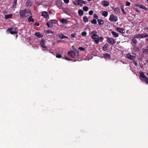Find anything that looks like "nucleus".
I'll return each instance as SVG.
<instances>
[{
	"instance_id": "nucleus-26",
	"label": "nucleus",
	"mask_w": 148,
	"mask_h": 148,
	"mask_svg": "<svg viewBox=\"0 0 148 148\" xmlns=\"http://www.w3.org/2000/svg\"><path fill=\"white\" fill-rule=\"evenodd\" d=\"M78 13L79 16H81L83 15L84 12L82 10L80 9L78 10Z\"/></svg>"
},
{
	"instance_id": "nucleus-62",
	"label": "nucleus",
	"mask_w": 148,
	"mask_h": 148,
	"mask_svg": "<svg viewBox=\"0 0 148 148\" xmlns=\"http://www.w3.org/2000/svg\"><path fill=\"white\" fill-rule=\"evenodd\" d=\"M88 1H92V0H87Z\"/></svg>"
},
{
	"instance_id": "nucleus-40",
	"label": "nucleus",
	"mask_w": 148,
	"mask_h": 148,
	"mask_svg": "<svg viewBox=\"0 0 148 148\" xmlns=\"http://www.w3.org/2000/svg\"><path fill=\"white\" fill-rule=\"evenodd\" d=\"M45 44V41L44 39H42L40 41V45H44Z\"/></svg>"
},
{
	"instance_id": "nucleus-57",
	"label": "nucleus",
	"mask_w": 148,
	"mask_h": 148,
	"mask_svg": "<svg viewBox=\"0 0 148 148\" xmlns=\"http://www.w3.org/2000/svg\"><path fill=\"white\" fill-rule=\"evenodd\" d=\"M75 0L77 1V3H78L79 2H80L82 1V0Z\"/></svg>"
},
{
	"instance_id": "nucleus-25",
	"label": "nucleus",
	"mask_w": 148,
	"mask_h": 148,
	"mask_svg": "<svg viewBox=\"0 0 148 148\" xmlns=\"http://www.w3.org/2000/svg\"><path fill=\"white\" fill-rule=\"evenodd\" d=\"M26 5L27 6L30 7L32 5V2L30 1H27L26 3Z\"/></svg>"
},
{
	"instance_id": "nucleus-60",
	"label": "nucleus",
	"mask_w": 148,
	"mask_h": 148,
	"mask_svg": "<svg viewBox=\"0 0 148 148\" xmlns=\"http://www.w3.org/2000/svg\"><path fill=\"white\" fill-rule=\"evenodd\" d=\"M16 29H17V28L15 27L14 29V30L15 31Z\"/></svg>"
},
{
	"instance_id": "nucleus-53",
	"label": "nucleus",
	"mask_w": 148,
	"mask_h": 148,
	"mask_svg": "<svg viewBox=\"0 0 148 148\" xmlns=\"http://www.w3.org/2000/svg\"><path fill=\"white\" fill-rule=\"evenodd\" d=\"M39 23H36L34 24V25L35 26H38L39 25Z\"/></svg>"
},
{
	"instance_id": "nucleus-29",
	"label": "nucleus",
	"mask_w": 148,
	"mask_h": 148,
	"mask_svg": "<svg viewBox=\"0 0 148 148\" xmlns=\"http://www.w3.org/2000/svg\"><path fill=\"white\" fill-rule=\"evenodd\" d=\"M134 37L136 38H142L143 37L141 34H138L136 35H135L134 36Z\"/></svg>"
},
{
	"instance_id": "nucleus-21",
	"label": "nucleus",
	"mask_w": 148,
	"mask_h": 148,
	"mask_svg": "<svg viewBox=\"0 0 148 148\" xmlns=\"http://www.w3.org/2000/svg\"><path fill=\"white\" fill-rule=\"evenodd\" d=\"M58 36L60 37L62 39H63L64 38H68V37L67 36H65V35L63 34H60Z\"/></svg>"
},
{
	"instance_id": "nucleus-46",
	"label": "nucleus",
	"mask_w": 148,
	"mask_h": 148,
	"mask_svg": "<svg viewBox=\"0 0 148 148\" xmlns=\"http://www.w3.org/2000/svg\"><path fill=\"white\" fill-rule=\"evenodd\" d=\"M93 17H94V18H95V19H98V16L96 14H93Z\"/></svg>"
},
{
	"instance_id": "nucleus-22",
	"label": "nucleus",
	"mask_w": 148,
	"mask_h": 148,
	"mask_svg": "<svg viewBox=\"0 0 148 148\" xmlns=\"http://www.w3.org/2000/svg\"><path fill=\"white\" fill-rule=\"evenodd\" d=\"M108 44L105 45L103 47V50L104 51H106L108 49Z\"/></svg>"
},
{
	"instance_id": "nucleus-5",
	"label": "nucleus",
	"mask_w": 148,
	"mask_h": 148,
	"mask_svg": "<svg viewBox=\"0 0 148 148\" xmlns=\"http://www.w3.org/2000/svg\"><path fill=\"white\" fill-rule=\"evenodd\" d=\"M109 20L111 22H116L118 21V18L117 16L113 14H111L110 16Z\"/></svg>"
},
{
	"instance_id": "nucleus-48",
	"label": "nucleus",
	"mask_w": 148,
	"mask_h": 148,
	"mask_svg": "<svg viewBox=\"0 0 148 148\" xmlns=\"http://www.w3.org/2000/svg\"><path fill=\"white\" fill-rule=\"evenodd\" d=\"M126 3V5L127 6H129L131 4V3L127 1Z\"/></svg>"
},
{
	"instance_id": "nucleus-18",
	"label": "nucleus",
	"mask_w": 148,
	"mask_h": 148,
	"mask_svg": "<svg viewBox=\"0 0 148 148\" xmlns=\"http://www.w3.org/2000/svg\"><path fill=\"white\" fill-rule=\"evenodd\" d=\"M35 34L38 38H41L43 36L39 32H36Z\"/></svg>"
},
{
	"instance_id": "nucleus-44",
	"label": "nucleus",
	"mask_w": 148,
	"mask_h": 148,
	"mask_svg": "<svg viewBox=\"0 0 148 148\" xmlns=\"http://www.w3.org/2000/svg\"><path fill=\"white\" fill-rule=\"evenodd\" d=\"M76 35V34L75 33L74 34H71V38L75 37V36Z\"/></svg>"
},
{
	"instance_id": "nucleus-12",
	"label": "nucleus",
	"mask_w": 148,
	"mask_h": 148,
	"mask_svg": "<svg viewBox=\"0 0 148 148\" xmlns=\"http://www.w3.org/2000/svg\"><path fill=\"white\" fill-rule=\"evenodd\" d=\"M115 13L116 14H119L120 12V9L119 8L116 7L114 9Z\"/></svg>"
},
{
	"instance_id": "nucleus-36",
	"label": "nucleus",
	"mask_w": 148,
	"mask_h": 148,
	"mask_svg": "<svg viewBox=\"0 0 148 148\" xmlns=\"http://www.w3.org/2000/svg\"><path fill=\"white\" fill-rule=\"evenodd\" d=\"M91 23L92 24H96L97 23V21L95 19H94L91 21Z\"/></svg>"
},
{
	"instance_id": "nucleus-47",
	"label": "nucleus",
	"mask_w": 148,
	"mask_h": 148,
	"mask_svg": "<svg viewBox=\"0 0 148 148\" xmlns=\"http://www.w3.org/2000/svg\"><path fill=\"white\" fill-rule=\"evenodd\" d=\"M56 57L57 58H60L62 57V56L61 55L57 54Z\"/></svg>"
},
{
	"instance_id": "nucleus-27",
	"label": "nucleus",
	"mask_w": 148,
	"mask_h": 148,
	"mask_svg": "<svg viewBox=\"0 0 148 148\" xmlns=\"http://www.w3.org/2000/svg\"><path fill=\"white\" fill-rule=\"evenodd\" d=\"M133 49L136 51H139V49L135 45L133 46Z\"/></svg>"
},
{
	"instance_id": "nucleus-20",
	"label": "nucleus",
	"mask_w": 148,
	"mask_h": 148,
	"mask_svg": "<svg viewBox=\"0 0 148 148\" xmlns=\"http://www.w3.org/2000/svg\"><path fill=\"white\" fill-rule=\"evenodd\" d=\"M111 33H112V34L115 37H116V38L117 37L119 36V35L118 34H117V33H116V32H115L114 31H112L111 32Z\"/></svg>"
},
{
	"instance_id": "nucleus-43",
	"label": "nucleus",
	"mask_w": 148,
	"mask_h": 148,
	"mask_svg": "<svg viewBox=\"0 0 148 148\" xmlns=\"http://www.w3.org/2000/svg\"><path fill=\"white\" fill-rule=\"evenodd\" d=\"M82 35L83 36H86L87 34V33L85 32H84L82 33Z\"/></svg>"
},
{
	"instance_id": "nucleus-17",
	"label": "nucleus",
	"mask_w": 148,
	"mask_h": 148,
	"mask_svg": "<svg viewBox=\"0 0 148 148\" xmlns=\"http://www.w3.org/2000/svg\"><path fill=\"white\" fill-rule=\"evenodd\" d=\"M97 21L99 25H103L104 24V21L101 19H97Z\"/></svg>"
},
{
	"instance_id": "nucleus-51",
	"label": "nucleus",
	"mask_w": 148,
	"mask_h": 148,
	"mask_svg": "<svg viewBox=\"0 0 148 148\" xmlns=\"http://www.w3.org/2000/svg\"><path fill=\"white\" fill-rule=\"evenodd\" d=\"M51 21V22H52V23H52V24L53 23L56 24V21L55 20H52Z\"/></svg>"
},
{
	"instance_id": "nucleus-19",
	"label": "nucleus",
	"mask_w": 148,
	"mask_h": 148,
	"mask_svg": "<svg viewBox=\"0 0 148 148\" xmlns=\"http://www.w3.org/2000/svg\"><path fill=\"white\" fill-rule=\"evenodd\" d=\"M137 41L136 39V38L134 37L132 39V43H133L134 45H136L137 44Z\"/></svg>"
},
{
	"instance_id": "nucleus-31",
	"label": "nucleus",
	"mask_w": 148,
	"mask_h": 148,
	"mask_svg": "<svg viewBox=\"0 0 148 148\" xmlns=\"http://www.w3.org/2000/svg\"><path fill=\"white\" fill-rule=\"evenodd\" d=\"M108 14V13L107 11H104L102 13V15L105 17H106L107 16Z\"/></svg>"
},
{
	"instance_id": "nucleus-38",
	"label": "nucleus",
	"mask_w": 148,
	"mask_h": 148,
	"mask_svg": "<svg viewBox=\"0 0 148 148\" xmlns=\"http://www.w3.org/2000/svg\"><path fill=\"white\" fill-rule=\"evenodd\" d=\"M46 32L47 34H50V33H51V34H53V32L52 31H51V30H47Z\"/></svg>"
},
{
	"instance_id": "nucleus-39",
	"label": "nucleus",
	"mask_w": 148,
	"mask_h": 148,
	"mask_svg": "<svg viewBox=\"0 0 148 148\" xmlns=\"http://www.w3.org/2000/svg\"><path fill=\"white\" fill-rule=\"evenodd\" d=\"M83 10L85 11H87L88 10V8L87 6H85L83 8Z\"/></svg>"
},
{
	"instance_id": "nucleus-6",
	"label": "nucleus",
	"mask_w": 148,
	"mask_h": 148,
	"mask_svg": "<svg viewBox=\"0 0 148 148\" xmlns=\"http://www.w3.org/2000/svg\"><path fill=\"white\" fill-rule=\"evenodd\" d=\"M107 41L110 45H114L116 43V41L113 38H111L107 37Z\"/></svg>"
},
{
	"instance_id": "nucleus-9",
	"label": "nucleus",
	"mask_w": 148,
	"mask_h": 148,
	"mask_svg": "<svg viewBox=\"0 0 148 148\" xmlns=\"http://www.w3.org/2000/svg\"><path fill=\"white\" fill-rule=\"evenodd\" d=\"M126 58L130 60H133L135 58V56L128 53L127 55Z\"/></svg>"
},
{
	"instance_id": "nucleus-2",
	"label": "nucleus",
	"mask_w": 148,
	"mask_h": 148,
	"mask_svg": "<svg viewBox=\"0 0 148 148\" xmlns=\"http://www.w3.org/2000/svg\"><path fill=\"white\" fill-rule=\"evenodd\" d=\"M139 74L140 77V79L143 81H145L146 83H148V78L144 75L143 72L140 71Z\"/></svg>"
},
{
	"instance_id": "nucleus-16",
	"label": "nucleus",
	"mask_w": 148,
	"mask_h": 148,
	"mask_svg": "<svg viewBox=\"0 0 148 148\" xmlns=\"http://www.w3.org/2000/svg\"><path fill=\"white\" fill-rule=\"evenodd\" d=\"M137 6H138L139 8H141L142 9H143L144 10H148V9L143 5H137Z\"/></svg>"
},
{
	"instance_id": "nucleus-45",
	"label": "nucleus",
	"mask_w": 148,
	"mask_h": 148,
	"mask_svg": "<svg viewBox=\"0 0 148 148\" xmlns=\"http://www.w3.org/2000/svg\"><path fill=\"white\" fill-rule=\"evenodd\" d=\"M77 5L80 6H82L83 5V3L82 1H81L80 2H79L78 3H77Z\"/></svg>"
},
{
	"instance_id": "nucleus-8",
	"label": "nucleus",
	"mask_w": 148,
	"mask_h": 148,
	"mask_svg": "<svg viewBox=\"0 0 148 148\" xmlns=\"http://www.w3.org/2000/svg\"><path fill=\"white\" fill-rule=\"evenodd\" d=\"M68 54L70 56L74 58L75 56L76 53L75 52L73 51H71L68 52Z\"/></svg>"
},
{
	"instance_id": "nucleus-11",
	"label": "nucleus",
	"mask_w": 148,
	"mask_h": 148,
	"mask_svg": "<svg viewBox=\"0 0 148 148\" xmlns=\"http://www.w3.org/2000/svg\"><path fill=\"white\" fill-rule=\"evenodd\" d=\"M116 30L122 34H124L125 33V29L123 28H121L120 27H117L116 28Z\"/></svg>"
},
{
	"instance_id": "nucleus-13",
	"label": "nucleus",
	"mask_w": 148,
	"mask_h": 148,
	"mask_svg": "<svg viewBox=\"0 0 148 148\" xmlns=\"http://www.w3.org/2000/svg\"><path fill=\"white\" fill-rule=\"evenodd\" d=\"M102 4L105 6L107 7L109 6V3L108 1H103L102 2Z\"/></svg>"
},
{
	"instance_id": "nucleus-41",
	"label": "nucleus",
	"mask_w": 148,
	"mask_h": 148,
	"mask_svg": "<svg viewBox=\"0 0 148 148\" xmlns=\"http://www.w3.org/2000/svg\"><path fill=\"white\" fill-rule=\"evenodd\" d=\"M41 45V47L43 48L42 49L43 50H45V49H46L47 47L45 45V44Z\"/></svg>"
},
{
	"instance_id": "nucleus-1",
	"label": "nucleus",
	"mask_w": 148,
	"mask_h": 148,
	"mask_svg": "<svg viewBox=\"0 0 148 148\" xmlns=\"http://www.w3.org/2000/svg\"><path fill=\"white\" fill-rule=\"evenodd\" d=\"M19 14L20 18L27 17L30 15H32L31 11L26 9L20 10Z\"/></svg>"
},
{
	"instance_id": "nucleus-34",
	"label": "nucleus",
	"mask_w": 148,
	"mask_h": 148,
	"mask_svg": "<svg viewBox=\"0 0 148 148\" xmlns=\"http://www.w3.org/2000/svg\"><path fill=\"white\" fill-rule=\"evenodd\" d=\"M83 19L84 21L86 23L88 21V19L86 16H84L83 17Z\"/></svg>"
},
{
	"instance_id": "nucleus-3",
	"label": "nucleus",
	"mask_w": 148,
	"mask_h": 148,
	"mask_svg": "<svg viewBox=\"0 0 148 148\" xmlns=\"http://www.w3.org/2000/svg\"><path fill=\"white\" fill-rule=\"evenodd\" d=\"M95 38L93 39V41L95 42L96 44H98L99 42H102L103 40V38L102 37H99V36H98L95 37Z\"/></svg>"
},
{
	"instance_id": "nucleus-10",
	"label": "nucleus",
	"mask_w": 148,
	"mask_h": 148,
	"mask_svg": "<svg viewBox=\"0 0 148 148\" xmlns=\"http://www.w3.org/2000/svg\"><path fill=\"white\" fill-rule=\"evenodd\" d=\"M97 32L95 31H93L91 32V34H92L91 38L92 39H94L95 37H96L97 36H98V35L97 34Z\"/></svg>"
},
{
	"instance_id": "nucleus-58",
	"label": "nucleus",
	"mask_w": 148,
	"mask_h": 148,
	"mask_svg": "<svg viewBox=\"0 0 148 148\" xmlns=\"http://www.w3.org/2000/svg\"><path fill=\"white\" fill-rule=\"evenodd\" d=\"M134 65H135V66H137V62H134Z\"/></svg>"
},
{
	"instance_id": "nucleus-61",
	"label": "nucleus",
	"mask_w": 148,
	"mask_h": 148,
	"mask_svg": "<svg viewBox=\"0 0 148 148\" xmlns=\"http://www.w3.org/2000/svg\"><path fill=\"white\" fill-rule=\"evenodd\" d=\"M59 41L64 42L63 40H60Z\"/></svg>"
},
{
	"instance_id": "nucleus-32",
	"label": "nucleus",
	"mask_w": 148,
	"mask_h": 148,
	"mask_svg": "<svg viewBox=\"0 0 148 148\" xmlns=\"http://www.w3.org/2000/svg\"><path fill=\"white\" fill-rule=\"evenodd\" d=\"M142 36L143 37L142 38H146L148 36V34L145 33L141 34Z\"/></svg>"
},
{
	"instance_id": "nucleus-55",
	"label": "nucleus",
	"mask_w": 148,
	"mask_h": 148,
	"mask_svg": "<svg viewBox=\"0 0 148 148\" xmlns=\"http://www.w3.org/2000/svg\"><path fill=\"white\" fill-rule=\"evenodd\" d=\"M73 4H74L75 5H77V3H76V2L74 1H73Z\"/></svg>"
},
{
	"instance_id": "nucleus-30",
	"label": "nucleus",
	"mask_w": 148,
	"mask_h": 148,
	"mask_svg": "<svg viewBox=\"0 0 148 148\" xmlns=\"http://www.w3.org/2000/svg\"><path fill=\"white\" fill-rule=\"evenodd\" d=\"M46 24L47 26L48 27H52L53 25L52 23H51L50 22H47V23Z\"/></svg>"
},
{
	"instance_id": "nucleus-64",
	"label": "nucleus",
	"mask_w": 148,
	"mask_h": 148,
	"mask_svg": "<svg viewBox=\"0 0 148 148\" xmlns=\"http://www.w3.org/2000/svg\"><path fill=\"white\" fill-rule=\"evenodd\" d=\"M147 2L148 3V0H147Z\"/></svg>"
},
{
	"instance_id": "nucleus-49",
	"label": "nucleus",
	"mask_w": 148,
	"mask_h": 148,
	"mask_svg": "<svg viewBox=\"0 0 148 148\" xmlns=\"http://www.w3.org/2000/svg\"><path fill=\"white\" fill-rule=\"evenodd\" d=\"M93 13V10H91L89 11V14L90 15H92Z\"/></svg>"
},
{
	"instance_id": "nucleus-50",
	"label": "nucleus",
	"mask_w": 148,
	"mask_h": 148,
	"mask_svg": "<svg viewBox=\"0 0 148 148\" xmlns=\"http://www.w3.org/2000/svg\"><path fill=\"white\" fill-rule=\"evenodd\" d=\"M63 1L65 3L67 4L69 2V0H63Z\"/></svg>"
},
{
	"instance_id": "nucleus-52",
	"label": "nucleus",
	"mask_w": 148,
	"mask_h": 148,
	"mask_svg": "<svg viewBox=\"0 0 148 148\" xmlns=\"http://www.w3.org/2000/svg\"><path fill=\"white\" fill-rule=\"evenodd\" d=\"M65 60H68V61H71V59H69L67 57H65L64 58Z\"/></svg>"
},
{
	"instance_id": "nucleus-23",
	"label": "nucleus",
	"mask_w": 148,
	"mask_h": 148,
	"mask_svg": "<svg viewBox=\"0 0 148 148\" xmlns=\"http://www.w3.org/2000/svg\"><path fill=\"white\" fill-rule=\"evenodd\" d=\"M60 21L62 23H65L66 24L68 22L67 19L64 18H62L60 20Z\"/></svg>"
},
{
	"instance_id": "nucleus-14",
	"label": "nucleus",
	"mask_w": 148,
	"mask_h": 148,
	"mask_svg": "<svg viewBox=\"0 0 148 148\" xmlns=\"http://www.w3.org/2000/svg\"><path fill=\"white\" fill-rule=\"evenodd\" d=\"M104 58L106 59H110V56L108 53H106L103 54Z\"/></svg>"
},
{
	"instance_id": "nucleus-42",
	"label": "nucleus",
	"mask_w": 148,
	"mask_h": 148,
	"mask_svg": "<svg viewBox=\"0 0 148 148\" xmlns=\"http://www.w3.org/2000/svg\"><path fill=\"white\" fill-rule=\"evenodd\" d=\"M78 49L81 51H84L85 50V49L84 48L82 47H79L78 48Z\"/></svg>"
},
{
	"instance_id": "nucleus-28",
	"label": "nucleus",
	"mask_w": 148,
	"mask_h": 148,
	"mask_svg": "<svg viewBox=\"0 0 148 148\" xmlns=\"http://www.w3.org/2000/svg\"><path fill=\"white\" fill-rule=\"evenodd\" d=\"M12 14L5 15V19L11 18L12 17Z\"/></svg>"
},
{
	"instance_id": "nucleus-37",
	"label": "nucleus",
	"mask_w": 148,
	"mask_h": 148,
	"mask_svg": "<svg viewBox=\"0 0 148 148\" xmlns=\"http://www.w3.org/2000/svg\"><path fill=\"white\" fill-rule=\"evenodd\" d=\"M143 52L144 53H148V49H143Z\"/></svg>"
},
{
	"instance_id": "nucleus-4",
	"label": "nucleus",
	"mask_w": 148,
	"mask_h": 148,
	"mask_svg": "<svg viewBox=\"0 0 148 148\" xmlns=\"http://www.w3.org/2000/svg\"><path fill=\"white\" fill-rule=\"evenodd\" d=\"M62 1L61 0H58L56 1V5L60 9H61L63 10H64V8L62 7V5L63 4Z\"/></svg>"
},
{
	"instance_id": "nucleus-24",
	"label": "nucleus",
	"mask_w": 148,
	"mask_h": 148,
	"mask_svg": "<svg viewBox=\"0 0 148 148\" xmlns=\"http://www.w3.org/2000/svg\"><path fill=\"white\" fill-rule=\"evenodd\" d=\"M28 21L29 22H34V19L32 18V16H30L28 18Z\"/></svg>"
},
{
	"instance_id": "nucleus-15",
	"label": "nucleus",
	"mask_w": 148,
	"mask_h": 148,
	"mask_svg": "<svg viewBox=\"0 0 148 148\" xmlns=\"http://www.w3.org/2000/svg\"><path fill=\"white\" fill-rule=\"evenodd\" d=\"M42 16H44L45 18H47L48 16V14L47 12L43 11L42 13Z\"/></svg>"
},
{
	"instance_id": "nucleus-33",
	"label": "nucleus",
	"mask_w": 148,
	"mask_h": 148,
	"mask_svg": "<svg viewBox=\"0 0 148 148\" xmlns=\"http://www.w3.org/2000/svg\"><path fill=\"white\" fill-rule=\"evenodd\" d=\"M16 3L17 0H14V1L13 2V8H16Z\"/></svg>"
},
{
	"instance_id": "nucleus-54",
	"label": "nucleus",
	"mask_w": 148,
	"mask_h": 148,
	"mask_svg": "<svg viewBox=\"0 0 148 148\" xmlns=\"http://www.w3.org/2000/svg\"><path fill=\"white\" fill-rule=\"evenodd\" d=\"M82 1L83 4H85L86 3V1H83L82 0Z\"/></svg>"
},
{
	"instance_id": "nucleus-7",
	"label": "nucleus",
	"mask_w": 148,
	"mask_h": 148,
	"mask_svg": "<svg viewBox=\"0 0 148 148\" xmlns=\"http://www.w3.org/2000/svg\"><path fill=\"white\" fill-rule=\"evenodd\" d=\"M13 28L12 27H10L8 28L7 30L8 32L12 34H16L18 32L16 31H12Z\"/></svg>"
},
{
	"instance_id": "nucleus-56",
	"label": "nucleus",
	"mask_w": 148,
	"mask_h": 148,
	"mask_svg": "<svg viewBox=\"0 0 148 148\" xmlns=\"http://www.w3.org/2000/svg\"><path fill=\"white\" fill-rule=\"evenodd\" d=\"M144 29L145 30H148V27H145L144 28Z\"/></svg>"
},
{
	"instance_id": "nucleus-63",
	"label": "nucleus",
	"mask_w": 148,
	"mask_h": 148,
	"mask_svg": "<svg viewBox=\"0 0 148 148\" xmlns=\"http://www.w3.org/2000/svg\"><path fill=\"white\" fill-rule=\"evenodd\" d=\"M146 40L148 41V38L146 39Z\"/></svg>"
},
{
	"instance_id": "nucleus-59",
	"label": "nucleus",
	"mask_w": 148,
	"mask_h": 148,
	"mask_svg": "<svg viewBox=\"0 0 148 148\" xmlns=\"http://www.w3.org/2000/svg\"><path fill=\"white\" fill-rule=\"evenodd\" d=\"M146 62L147 63H148V60H146Z\"/></svg>"
},
{
	"instance_id": "nucleus-35",
	"label": "nucleus",
	"mask_w": 148,
	"mask_h": 148,
	"mask_svg": "<svg viewBox=\"0 0 148 148\" xmlns=\"http://www.w3.org/2000/svg\"><path fill=\"white\" fill-rule=\"evenodd\" d=\"M121 10H122V13H123V14H126V13L124 10V7L123 6H121Z\"/></svg>"
}]
</instances>
